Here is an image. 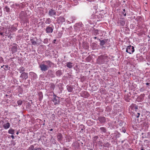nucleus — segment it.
<instances>
[{
	"mask_svg": "<svg viewBox=\"0 0 150 150\" xmlns=\"http://www.w3.org/2000/svg\"><path fill=\"white\" fill-rule=\"evenodd\" d=\"M48 15L50 16H52L56 14V12L54 10L50 8L48 11Z\"/></svg>",
	"mask_w": 150,
	"mask_h": 150,
	"instance_id": "10",
	"label": "nucleus"
},
{
	"mask_svg": "<svg viewBox=\"0 0 150 150\" xmlns=\"http://www.w3.org/2000/svg\"><path fill=\"white\" fill-rule=\"evenodd\" d=\"M133 106L134 108V109H135V110L136 111V110H137L138 109V106L137 105H132Z\"/></svg>",
	"mask_w": 150,
	"mask_h": 150,
	"instance_id": "38",
	"label": "nucleus"
},
{
	"mask_svg": "<svg viewBox=\"0 0 150 150\" xmlns=\"http://www.w3.org/2000/svg\"><path fill=\"white\" fill-rule=\"evenodd\" d=\"M98 136H94L93 137V142L94 143L96 142V141L97 139L98 138Z\"/></svg>",
	"mask_w": 150,
	"mask_h": 150,
	"instance_id": "32",
	"label": "nucleus"
},
{
	"mask_svg": "<svg viewBox=\"0 0 150 150\" xmlns=\"http://www.w3.org/2000/svg\"><path fill=\"white\" fill-rule=\"evenodd\" d=\"M148 125V122H146L145 123V125Z\"/></svg>",
	"mask_w": 150,
	"mask_h": 150,
	"instance_id": "51",
	"label": "nucleus"
},
{
	"mask_svg": "<svg viewBox=\"0 0 150 150\" xmlns=\"http://www.w3.org/2000/svg\"><path fill=\"white\" fill-rule=\"evenodd\" d=\"M6 11L7 12H9L10 11L9 8L7 6L5 7Z\"/></svg>",
	"mask_w": 150,
	"mask_h": 150,
	"instance_id": "37",
	"label": "nucleus"
},
{
	"mask_svg": "<svg viewBox=\"0 0 150 150\" xmlns=\"http://www.w3.org/2000/svg\"><path fill=\"white\" fill-rule=\"evenodd\" d=\"M66 64V66L69 69L72 68L74 66V64L71 62H67Z\"/></svg>",
	"mask_w": 150,
	"mask_h": 150,
	"instance_id": "17",
	"label": "nucleus"
},
{
	"mask_svg": "<svg viewBox=\"0 0 150 150\" xmlns=\"http://www.w3.org/2000/svg\"><path fill=\"white\" fill-rule=\"evenodd\" d=\"M6 97H7V96H8V95H6Z\"/></svg>",
	"mask_w": 150,
	"mask_h": 150,
	"instance_id": "61",
	"label": "nucleus"
},
{
	"mask_svg": "<svg viewBox=\"0 0 150 150\" xmlns=\"http://www.w3.org/2000/svg\"><path fill=\"white\" fill-rule=\"evenodd\" d=\"M89 150H93L92 149H89Z\"/></svg>",
	"mask_w": 150,
	"mask_h": 150,
	"instance_id": "62",
	"label": "nucleus"
},
{
	"mask_svg": "<svg viewBox=\"0 0 150 150\" xmlns=\"http://www.w3.org/2000/svg\"><path fill=\"white\" fill-rule=\"evenodd\" d=\"M49 130L50 131H53V129H50Z\"/></svg>",
	"mask_w": 150,
	"mask_h": 150,
	"instance_id": "58",
	"label": "nucleus"
},
{
	"mask_svg": "<svg viewBox=\"0 0 150 150\" xmlns=\"http://www.w3.org/2000/svg\"><path fill=\"white\" fill-rule=\"evenodd\" d=\"M150 83H146V84L147 85H149Z\"/></svg>",
	"mask_w": 150,
	"mask_h": 150,
	"instance_id": "56",
	"label": "nucleus"
},
{
	"mask_svg": "<svg viewBox=\"0 0 150 150\" xmlns=\"http://www.w3.org/2000/svg\"><path fill=\"white\" fill-rule=\"evenodd\" d=\"M31 43L33 45H35L37 44L36 42L33 40H31Z\"/></svg>",
	"mask_w": 150,
	"mask_h": 150,
	"instance_id": "34",
	"label": "nucleus"
},
{
	"mask_svg": "<svg viewBox=\"0 0 150 150\" xmlns=\"http://www.w3.org/2000/svg\"><path fill=\"white\" fill-rule=\"evenodd\" d=\"M123 12H124H124H125V9H123V10L122 13Z\"/></svg>",
	"mask_w": 150,
	"mask_h": 150,
	"instance_id": "55",
	"label": "nucleus"
},
{
	"mask_svg": "<svg viewBox=\"0 0 150 150\" xmlns=\"http://www.w3.org/2000/svg\"><path fill=\"white\" fill-rule=\"evenodd\" d=\"M145 150V149H144L143 147L142 146L141 148V150Z\"/></svg>",
	"mask_w": 150,
	"mask_h": 150,
	"instance_id": "50",
	"label": "nucleus"
},
{
	"mask_svg": "<svg viewBox=\"0 0 150 150\" xmlns=\"http://www.w3.org/2000/svg\"><path fill=\"white\" fill-rule=\"evenodd\" d=\"M54 65V63L50 60L43 61L39 65V68L42 71H45L48 70L49 67Z\"/></svg>",
	"mask_w": 150,
	"mask_h": 150,
	"instance_id": "1",
	"label": "nucleus"
},
{
	"mask_svg": "<svg viewBox=\"0 0 150 150\" xmlns=\"http://www.w3.org/2000/svg\"><path fill=\"white\" fill-rule=\"evenodd\" d=\"M57 20L59 22L63 23L65 22V19L62 16H59Z\"/></svg>",
	"mask_w": 150,
	"mask_h": 150,
	"instance_id": "20",
	"label": "nucleus"
},
{
	"mask_svg": "<svg viewBox=\"0 0 150 150\" xmlns=\"http://www.w3.org/2000/svg\"><path fill=\"white\" fill-rule=\"evenodd\" d=\"M5 32V29L2 27H0V34L2 36H4V35H3L4 33Z\"/></svg>",
	"mask_w": 150,
	"mask_h": 150,
	"instance_id": "23",
	"label": "nucleus"
},
{
	"mask_svg": "<svg viewBox=\"0 0 150 150\" xmlns=\"http://www.w3.org/2000/svg\"><path fill=\"white\" fill-rule=\"evenodd\" d=\"M47 74L51 78H54L55 75H54V72L52 70H49L47 71Z\"/></svg>",
	"mask_w": 150,
	"mask_h": 150,
	"instance_id": "13",
	"label": "nucleus"
},
{
	"mask_svg": "<svg viewBox=\"0 0 150 150\" xmlns=\"http://www.w3.org/2000/svg\"><path fill=\"white\" fill-rule=\"evenodd\" d=\"M86 0L89 2H93L94 1V0Z\"/></svg>",
	"mask_w": 150,
	"mask_h": 150,
	"instance_id": "45",
	"label": "nucleus"
},
{
	"mask_svg": "<svg viewBox=\"0 0 150 150\" xmlns=\"http://www.w3.org/2000/svg\"><path fill=\"white\" fill-rule=\"evenodd\" d=\"M98 40H99L100 42V45L101 46H102V47H104L103 46L105 44V43L107 42L108 39H105L101 40L99 38H98Z\"/></svg>",
	"mask_w": 150,
	"mask_h": 150,
	"instance_id": "12",
	"label": "nucleus"
},
{
	"mask_svg": "<svg viewBox=\"0 0 150 150\" xmlns=\"http://www.w3.org/2000/svg\"><path fill=\"white\" fill-rule=\"evenodd\" d=\"M125 21L122 19L119 20L117 22V23L120 25L123 26L125 25Z\"/></svg>",
	"mask_w": 150,
	"mask_h": 150,
	"instance_id": "15",
	"label": "nucleus"
},
{
	"mask_svg": "<svg viewBox=\"0 0 150 150\" xmlns=\"http://www.w3.org/2000/svg\"><path fill=\"white\" fill-rule=\"evenodd\" d=\"M14 130L13 129H12L11 128L10 129L8 130V133L10 134H13L14 133Z\"/></svg>",
	"mask_w": 150,
	"mask_h": 150,
	"instance_id": "30",
	"label": "nucleus"
},
{
	"mask_svg": "<svg viewBox=\"0 0 150 150\" xmlns=\"http://www.w3.org/2000/svg\"><path fill=\"white\" fill-rule=\"evenodd\" d=\"M39 99L40 101H41L42 99L43 98V95L42 92H40L39 93Z\"/></svg>",
	"mask_w": 150,
	"mask_h": 150,
	"instance_id": "31",
	"label": "nucleus"
},
{
	"mask_svg": "<svg viewBox=\"0 0 150 150\" xmlns=\"http://www.w3.org/2000/svg\"><path fill=\"white\" fill-rule=\"evenodd\" d=\"M48 42V39L47 38H46L44 40V42L45 43H47Z\"/></svg>",
	"mask_w": 150,
	"mask_h": 150,
	"instance_id": "41",
	"label": "nucleus"
},
{
	"mask_svg": "<svg viewBox=\"0 0 150 150\" xmlns=\"http://www.w3.org/2000/svg\"><path fill=\"white\" fill-rule=\"evenodd\" d=\"M20 18L22 21L23 23H25V22L26 18L25 16L21 15L20 16Z\"/></svg>",
	"mask_w": 150,
	"mask_h": 150,
	"instance_id": "29",
	"label": "nucleus"
},
{
	"mask_svg": "<svg viewBox=\"0 0 150 150\" xmlns=\"http://www.w3.org/2000/svg\"><path fill=\"white\" fill-rule=\"evenodd\" d=\"M83 25L81 23H79L75 24L74 25V29L76 31H79L80 30L82 29Z\"/></svg>",
	"mask_w": 150,
	"mask_h": 150,
	"instance_id": "4",
	"label": "nucleus"
},
{
	"mask_svg": "<svg viewBox=\"0 0 150 150\" xmlns=\"http://www.w3.org/2000/svg\"><path fill=\"white\" fill-rule=\"evenodd\" d=\"M122 132H124V133H125V132H126V130H125V128H124V127H122Z\"/></svg>",
	"mask_w": 150,
	"mask_h": 150,
	"instance_id": "44",
	"label": "nucleus"
},
{
	"mask_svg": "<svg viewBox=\"0 0 150 150\" xmlns=\"http://www.w3.org/2000/svg\"><path fill=\"white\" fill-rule=\"evenodd\" d=\"M54 97L53 99V101L54 103V104L56 105L58 104L59 103V98L58 96H56V95H54Z\"/></svg>",
	"mask_w": 150,
	"mask_h": 150,
	"instance_id": "11",
	"label": "nucleus"
},
{
	"mask_svg": "<svg viewBox=\"0 0 150 150\" xmlns=\"http://www.w3.org/2000/svg\"><path fill=\"white\" fill-rule=\"evenodd\" d=\"M142 96H143V97H144V94L143 95H142Z\"/></svg>",
	"mask_w": 150,
	"mask_h": 150,
	"instance_id": "63",
	"label": "nucleus"
},
{
	"mask_svg": "<svg viewBox=\"0 0 150 150\" xmlns=\"http://www.w3.org/2000/svg\"><path fill=\"white\" fill-rule=\"evenodd\" d=\"M28 150H42V149L39 147H34L33 145H31L28 148Z\"/></svg>",
	"mask_w": 150,
	"mask_h": 150,
	"instance_id": "14",
	"label": "nucleus"
},
{
	"mask_svg": "<svg viewBox=\"0 0 150 150\" xmlns=\"http://www.w3.org/2000/svg\"><path fill=\"white\" fill-rule=\"evenodd\" d=\"M122 13L123 14V15H124V16H126V13H124V12H123V13Z\"/></svg>",
	"mask_w": 150,
	"mask_h": 150,
	"instance_id": "49",
	"label": "nucleus"
},
{
	"mask_svg": "<svg viewBox=\"0 0 150 150\" xmlns=\"http://www.w3.org/2000/svg\"><path fill=\"white\" fill-rule=\"evenodd\" d=\"M28 74L25 72H23L21 74L20 77L22 79L26 80L28 78Z\"/></svg>",
	"mask_w": 150,
	"mask_h": 150,
	"instance_id": "9",
	"label": "nucleus"
},
{
	"mask_svg": "<svg viewBox=\"0 0 150 150\" xmlns=\"http://www.w3.org/2000/svg\"><path fill=\"white\" fill-rule=\"evenodd\" d=\"M37 120H38L37 121H41V120L40 119H37Z\"/></svg>",
	"mask_w": 150,
	"mask_h": 150,
	"instance_id": "57",
	"label": "nucleus"
},
{
	"mask_svg": "<svg viewBox=\"0 0 150 150\" xmlns=\"http://www.w3.org/2000/svg\"><path fill=\"white\" fill-rule=\"evenodd\" d=\"M126 51L129 54H132L134 51V47L131 45L128 46L126 48Z\"/></svg>",
	"mask_w": 150,
	"mask_h": 150,
	"instance_id": "5",
	"label": "nucleus"
},
{
	"mask_svg": "<svg viewBox=\"0 0 150 150\" xmlns=\"http://www.w3.org/2000/svg\"><path fill=\"white\" fill-rule=\"evenodd\" d=\"M79 140L74 142L72 144V146L75 149H78L80 147V142H79Z\"/></svg>",
	"mask_w": 150,
	"mask_h": 150,
	"instance_id": "7",
	"label": "nucleus"
},
{
	"mask_svg": "<svg viewBox=\"0 0 150 150\" xmlns=\"http://www.w3.org/2000/svg\"><path fill=\"white\" fill-rule=\"evenodd\" d=\"M140 115V113H137V114L136 115V117L137 118H138L139 117Z\"/></svg>",
	"mask_w": 150,
	"mask_h": 150,
	"instance_id": "43",
	"label": "nucleus"
},
{
	"mask_svg": "<svg viewBox=\"0 0 150 150\" xmlns=\"http://www.w3.org/2000/svg\"><path fill=\"white\" fill-rule=\"evenodd\" d=\"M109 58L106 54L101 55L98 57L97 60V63L99 65L106 64L109 62Z\"/></svg>",
	"mask_w": 150,
	"mask_h": 150,
	"instance_id": "2",
	"label": "nucleus"
},
{
	"mask_svg": "<svg viewBox=\"0 0 150 150\" xmlns=\"http://www.w3.org/2000/svg\"><path fill=\"white\" fill-rule=\"evenodd\" d=\"M57 138L59 142H61L62 141V138H63L62 134L60 133H58L57 135Z\"/></svg>",
	"mask_w": 150,
	"mask_h": 150,
	"instance_id": "18",
	"label": "nucleus"
},
{
	"mask_svg": "<svg viewBox=\"0 0 150 150\" xmlns=\"http://www.w3.org/2000/svg\"><path fill=\"white\" fill-rule=\"evenodd\" d=\"M98 119L100 123L103 125H104L106 121V118L104 117L100 116L98 117Z\"/></svg>",
	"mask_w": 150,
	"mask_h": 150,
	"instance_id": "8",
	"label": "nucleus"
},
{
	"mask_svg": "<svg viewBox=\"0 0 150 150\" xmlns=\"http://www.w3.org/2000/svg\"><path fill=\"white\" fill-rule=\"evenodd\" d=\"M138 99H139V98H141V99L140 100V101H142L143 100V98H141V97H138Z\"/></svg>",
	"mask_w": 150,
	"mask_h": 150,
	"instance_id": "46",
	"label": "nucleus"
},
{
	"mask_svg": "<svg viewBox=\"0 0 150 150\" xmlns=\"http://www.w3.org/2000/svg\"><path fill=\"white\" fill-rule=\"evenodd\" d=\"M98 38L96 37H93V38L95 39H97L98 40Z\"/></svg>",
	"mask_w": 150,
	"mask_h": 150,
	"instance_id": "52",
	"label": "nucleus"
},
{
	"mask_svg": "<svg viewBox=\"0 0 150 150\" xmlns=\"http://www.w3.org/2000/svg\"><path fill=\"white\" fill-rule=\"evenodd\" d=\"M44 22H42L41 24V25H42H42H43V24H44Z\"/></svg>",
	"mask_w": 150,
	"mask_h": 150,
	"instance_id": "53",
	"label": "nucleus"
},
{
	"mask_svg": "<svg viewBox=\"0 0 150 150\" xmlns=\"http://www.w3.org/2000/svg\"><path fill=\"white\" fill-rule=\"evenodd\" d=\"M25 69L23 67H21L18 69V71L20 73H22L24 72V71H25Z\"/></svg>",
	"mask_w": 150,
	"mask_h": 150,
	"instance_id": "28",
	"label": "nucleus"
},
{
	"mask_svg": "<svg viewBox=\"0 0 150 150\" xmlns=\"http://www.w3.org/2000/svg\"><path fill=\"white\" fill-rule=\"evenodd\" d=\"M43 125H45V123H44L43 124H42Z\"/></svg>",
	"mask_w": 150,
	"mask_h": 150,
	"instance_id": "64",
	"label": "nucleus"
},
{
	"mask_svg": "<svg viewBox=\"0 0 150 150\" xmlns=\"http://www.w3.org/2000/svg\"><path fill=\"white\" fill-rule=\"evenodd\" d=\"M5 68H7L8 67V65H5Z\"/></svg>",
	"mask_w": 150,
	"mask_h": 150,
	"instance_id": "54",
	"label": "nucleus"
},
{
	"mask_svg": "<svg viewBox=\"0 0 150 150\" xmlns=\"http://www.w3.org/2000/svg\"><path fill=\"white\" fill-rule=\"evenodd\" d=\"M79 128L81 129L80 132L82 133L85 129V126L83 125H81L79 126Z\"/></svg>",
	"mask_w": 150,
	"mask_h": 150,
	"instance_id": "25",
	"label": "nucleus"
},
{
	"mask_svg": "<svg viewBox=\"0 0 150 150\" xmlns=\"http://www.w3.org/2000/svg\"><path fill=\"white\" fill-rule=\"evenodd\" d=\"M93 33L95 35H98L99 33V30L98 29H96L95 28L93 29Z\"/></svg>",
	"mask_w": 150,
	"mask_h": 150,
	"instance_id": "27",
	"label": "nucleus"
},
{
	"mask_svg": "<svg viewBox=\"0 0 150 150\" xmlns=\"http://www.w3.org/2000/svg\"><path fill=\"white\" fill-rule=\"evenodd\" d=\"M17 104L18 105H21L22 103V101L21 100H20L17 101Z\"/></svg>",
	"mask_w": 150,
	"mask_h": 150,
	"instance_id": "35",
	"label": "nucleus"
},
{
	"mask_svg": "<svg viewBox=\"0 0 150 150\" xmlns=\"http://www.w3.org/2000/svg\"><path fill=\"white\" fill-rule=\"evenodd\" d=\"M100 132L102 134L106 133L107 131L106 128L104 127H100Z\"/></svg>",
	"mask_w": 150,
	"mask_h": 150,
	"instance_id": "21",
	"label": "nucleus"
},
{
	"mask_svg": "<svg viewBox=\"0 0 150 150\" xmlns=\"http://www.w3.org/2000/svg\"><path fill=\"white\" fill-rule=\"evenodd\" d=\"M124 123V122H121L119 124V125L120 126H122L123 124Z\"/></svg>",
	"mask_w": 150,
	"mask_h": 150,
	"instance_id": "42",
	"label": "nucleus"
},
{
	"mask_svg": "<svg viewBox=\"0 0 150 150\" xmlns=\"http://www.w3.org/2000/svg\"><path fill=\"white\" fill-rule=\"evenodd\" d=\"M19 134V132H17L16 133V134H17V135H18Z\"/></svg>",
	"mask_w": 150,
	"mask_h": 150,
	"instance_id": "59",
	"label": "nucleus"
},
{
	"mask_svg": "<svg viewBox=\"0 0 150 150\" xmlns=\"http://www.w3.org/2000/svg\"><path fill=\"white\" fill-rule=\"evenodd\" d=\"M29 75L33 79H35L38 78L37 75L35 73L30 72L29 73Z\"/></svg>",
	"mask_w": 150,
	"mask_h": 150,
	"instance_id": "16",
	"label": "nucleus"
},
{
	"mask_svg": "<svg viewBox=\"0 0 150 150\" xmlns=\"http://www.w3.org/2000/svg\"><path fill=\"white\" fill-rule=\"evenodd\" d=\"M96 16H95L94 14H92V16H91V18H96Z\"/></svg>",
	"mask_w": 150,
	"mask_h": 150,
	"instance_id": "40",
	"label": "nucleus"
},
{
	"mask_svg": "<svg viewBox=\"0 0 150 150\" xmlns=\"http://www.w3.org/2000/svg\"><path fill=\"white\" fill-rule=\"evenodd\" d=\"M4 66V65H3L2 66H1V68H2Z\"/></svg>",
	"mask_w": 150,
	"mask_h": 150,
	"instance_id": "60",
	"label": "nucleus"
},
{
	"mask_svg": "<svg viewBox=\"0 0 150 150\" xmlns=\"http://www.w3.org/2000/svg\"><path fill=\"white\" fill-rule=\"evenodd\" d=\"M4 62L3 58L0 57V64Z\"/></svg>",
	"mask_w": 150,
	"mask_h": 150,
	"instance_id": "39",
	"label": "nucleus"
},
{
	"mask_svg": "<svg viewBox=\"0 0 150 150\" xmlns=\"http://www.w3.org/2000/svg\"><path fill=\"white\" fill-rule=\"evenodd\" d=\"M56 75L58 77H60L62 74V71L60 70H58L56 72Z\"/></svg>",
	"mask_w": 150,
	"mask_h": 150,
	"instance_id": "24",
	"label": "nucleus"
},
{
	"mask_svg": "<svg viewBox=\"0 0 150 150\" xmlns=\"http://www.w3.org/2000/svg\"><path fill=\"white\" fill-rule=\"evenodd\" d=\"M11 29L13 31H15L16 30H17V29L16 28V27H14L13 25L11 27Z\"/></svg>",
	"mask_w": 150,
	"mask_h": 150,
	"instance_id": "36",
	"label": "nucleus"
},
{
	"mask_svg": "<svg viewBox=\"0 0 150 150\" xmlns=\"http://www.w3.org/2000/svg\"><path fill=\"white\" fill-rule=\"evenodd\" d=\"M56 41V39H54V40H53V43H54Z\"/></svg>",
	"mask_w": 150,
	"mask_h": 150,
	"instance_id": "48",
	"label": "nucleus"
},
{
	"mask_svg": "<svg viewBox=\"0 0 150 150\" xmlns=\"http://www.w3.org/2000/svg\"><path fill=\"white\" fill-rule=\"evenodd\" d=\"M67 88L68 92H71L73 91V88L72 86L67 85Z\"/></svg>",
	"mask_w": 150,
	"mask_h": 150,
	"instance_id": "26",
	"label": "nucleus"
},
{
	"mask_svg": "<svg viewBox=\"0 0 150 150\" xmlns=\"http://www.w3.org/2000/svg\"><path fill=\"white\" fill-rule=\"evenodd\" d=\"M11 137L12 138V139H14V136L13 135H11Z\"/></svg>",
	"mask_w": 150,
	"mask_h": 150,
	"instance_id": "47",
	"label": "nucleus"
},
{
	"mask_svg": "<svg viewBox=\"0 0 150 150\" xmlns=\"http://www.w3.org/2000/svg\"><path fill=\"white\" fill-rule=\"evenodd\" d=\"M54 27L53 25L50 24L47 26L45 29V32L47 33H52Z\"/></svg>",
	"mask_w": 150,
	"mask_h": 150,
	"instance_id": "3",
	"label": "nucleus"
},
{
	"mask_svg": "<svg viewBox=\"0 0 150 150\" xmlns=\"http://www.w3.org/2000/svg\"><path fill=\"white\" fill-rule=\"evenodd\" d=\"M11 46V49L12 53H13L16 52L19 48V46L16 44H13Z\"/></svg>",
	"mask_w": 150,
	"mask_h": 150,
	"instance_id": "6",
	"label": "nucleus"
},
{
	"mask_svg": "<svg viewBox=\"0 0 150 150\" xmlns=\"http://www.w3.org/2000/svg\"><path fill=\"white\" fill-rule=\"evenodd\" d=\"M10 124L9 122H7L6 124H5L3 125V127L5 129H7L9 128L10 126Z\"/></svg>",
	"mask_w": 150,
	"mask_h": 150,
	"instance_id": "22",
	"label": "nucleus"
},
{
	"mask_svg": "<svg viewBox=\"0 0 150 150\" xmlns=\"http://www.w3.org/2000/svg\"><path fill=\"white\" fill-rule=\"evenodd\" d=\"M96 43H93L92 44V49H93V50H94V49H96Z\"/></svg>",
	"mask_w": 150,
	"mask_h": 150,
	"instance_id": "33",
	"label": "nucleus"
},
{
	"mask_svg": "<svg viewBox=\"0 0 150 150\" xmlns=\"http://www.w3.org/2000/svg\"><path fill=\"white\" fill-rule=\"evenodd\" d=\"M44 21L45 22V23L47 24H49L51 22V19L49 18H43Z\"/></svg>",
	"mask_w": 150,
	"mask_h": 150,
	"instance_id": "19",
	"label": "nucleus"
}]
</instances>
